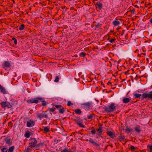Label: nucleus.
<instances>
[{
    "mask_svg": "<svg viewBox=\"0 0 152 152\" xmlns=\"http://www.w3.org/2000/svg\"><path fill=\"white\" fill-rule=\"evenodd\" d=\"M6 144L8 145H10L11 143L10 142V138H5L4 140Z\"/></svg>",
    "mask_w": 152,
    "mask_h": 152,
    "instance_id": "obj_14",
    "label": "nucleus"
},
{
    "mask_svg": "<svg viewBox=\"0 0 152 152\" xmlns=\"http://www.w3.org/2000/svg\"><path fill=\"white\" fill-rule=\"evenodd\" d=\"M67 104L68 106H70L71 105H73V104L71 102L69 101L68 102Z\"/></svg>",
    "mask_w": 152,
    "mask_h": 152,
    "instance_id": "obj_35",
    "label": "nucleus"
},
{
    "mask_svg": "<svg viewBox=\"0 0 152 152\" xmlns=\"http://www.w3.org/2000/svg\"><path fill=\"white\" fill-rule=\"evenodd\" d=\"M123 102L124 103H127L130 102V99L128 98H124L123 99Z\"/></svg>",
    "mask_w": 152,
    "mask_h": 152,
    "instance_id": "obj_17",
    "label": "nucleus"
},
{
    "mask_svg": "<svg viewBox=\"0 0 152 152\" xmlns=\"http://www.w3.org/2000/svg\"><path fill=\"white\" fill-rule=\"evenodd\" d=\"M56 108H50L49 110L52 112H53L55 110Z\"/></svg>",
    "mask_w": 152,
    "mask_h": 152,
    "instance_id": "obj_38",
    "label": "nucleus"
},
{
    "mask_svg": "<svg viewBox=\"0 0 152 152\" xmlns=\"http://www.w3.org/2000/svg\"><path fill=\"white\" fill-rule=\"evenodd\" d=\"M7 107L8 108H11L12 106V105L10 104L8 102H7Z\"/></svg>",
    "mask_w": 152,
    "mask_h": 152,
    "instance_id": "obj_36",
    "label": "nucleus"
},
{
    "mask_svg": "<svg viewBox=\"0 0 152 152\" xmlns=\"http://www.w3.org/2000/svg\"><path fill=\"white\" fill-rule=\"evenodd\" d=\"M119 137V139L120 140V141H124L125 139V137L124 136L121 135L118 136Z\"/></svg>",
    "mask_w": 152,
    "mask_h": 152,
    "instance_id": "obj_19",
    "label": "nucleus"
},
{
    "mask_svg": "<svg viewBox=\"0 0 152 152\" xmlns=\"http://www.w3.org/2000/svg\"><path fill=\"white\" fill-rule=\"evenodd\" d=\"M4 65L5 67H8L10 66V64L8 62L5 61L4 62Z\"/></svg>",
    "mask_w": 152,
    "mask_h": 152,
    "instance_id": "obj_26",
    "label": "nucleus"
},
{
    "mask_svg": "<svg viewBox=\"0 0 152 152\" xmlns=\"http://www.w3.org/2000/svg\"><path fill=\"white\" fill-rule=\"evenodd\" d=\"M0 88V90H1V92L3 93V94H7L5 88L4 87H3L1 86V88Z\"/></svg>",
    "mask_w": 152,
    "mask_h": 152,
    "instance_id": "obj_15",
    "label": "nucleus"
},
{
    "mask_svg": "<svg viewBox=\"0 0 152 152\" xmlns=\"http://www.w3.org/2000/svg\"><path fill=\"white\" fill-rule=\"evenodd\" d=\"M137 147H134V146L133 145H131L130 146V148H131V150H132V151H133L134 150L137 149Z\"/></svg>",
    "mask_w": 152,
    "mask_h": 152,
    "instance_id": "obj_34",
    "label": "nucleus"
},
{
    "mask_svg": "<svg viewBox=\"0 0 152 152\" xmlns=\"http://www.w3.org/2000/svg\"><path fill=\"white\" fill-rule=\"evenodd\" d=\"M115 104L112 103L109 106L104 107V110L107 113L111 112L114 111L116 110V107L115 106Z\"/></svg>",
    "mask_w": 152,
    "mask_h": 152,
    "instance_id": "obj_1",
    "label": "nucleus"
},
{
    "mask_svg": "<svg viewBox=\"0 0 152 152\" xmlns=\"http://www.w3.org/2000/svg\"><path fill=\"white\" fill-rule=\"evenodd\" d=\"M2 152H7V149L6 148H4L1 149Z\"/></svg>",
    "mask_w": 152,
    "mask_h": 152,
    "instance_id": "obj_32",
    "label": "nucleus"
},
{
    "mask_svg": "<svg viewBox=\"0 0 152 152\" xmlns=\"http://www.w3.org/2000/svg\"><path fill=\"white\" fill-rule=\"evenodd\" d=\"M59 81V77L58 76L56 77L55 79L54 80V81L55 82H58Z\"/></svg>",
    "mask_w": 152,
    "mask_h": 152,
    "instance_id": "obj_33",
    "label": "nucleus"
},
{
    "mask_svg": "<svg viewBox=\"0 0 152 152\" xmlns=\"http://www.w3.org/2000/svg\"><path fill=\"white\" fill-rule=\"evenodd\" d=\"M44 130V133H46L48 132H49L50 131V130L49 128L47 127L44 126L43 127Z\"/></svg>",
    "mask_w": 152,
    "mask_h": 152,
    "instance_id": "obj_16",
    "label": "nucleus"
},
{
    "mask_svg": "<svg viewBox=\"0 0 152 152\" xmlns=\"http://www.w3.org/2000/svg\"><path fill=\"white\" fill-rule=\"evenodd\" d=\"M35 122L31 120H29L27 122V126L28 127H31L33 126L34 125Z\"/></svg>",
    "mask_w": 152,
    "mask_h": 152,
    "instance_id": "obj_5",
    "label": "nucleus"
},
{
    "mask_svg": "<svg viewBox=\"0 0 152 152\" xmlns=\"http://www.w3.org/2000/svg\"><path fill=\"white\" fill-rule=\"evenodd\" d=\"M149 149L151 151H152V145L150 146L149 147Z\"/></svg>",
    "mask_w": 152,
    "mask_h": 152,
    "instance_id": "obj_44",
    "label": "nucleus"
},
{
    "mask_svg": "<svg viewBox=\"0 0 152 152\" xmlns=\"http://www.w3.org/2000/svg\"><path fill=\"white\" fill-rule=\"evenodd\" d=\"M98 8L99 9H101L102 8V4L100 2H98L96 4Z\"/></svg>",
    "mask_w": 152,
    "mask_h": 152,
    "instance_id": "obj_24",
    "label": "nucleus"
},
{
    "mask_svg": "<svg viewBox=\"0 0 152 152\" xmlns=\"http://www.w3.org/2000/svg\"><path fill=\"white\" fill-rule=\"evenodd\" d=\"M140 128V127L139 126H137L134 128V129L136 132L138 133H139L141 131Z\"/></svg>",
    "mask_w": 152,
    "mask_h": 152,
    "instance_id": "obj_18",
    "label": "nucleus"
},
{
    "mask_svg": "<svg viewBox=\"0 0 152 152\" xmlns=\"http://www.w3.org/2000/svg\"><path fill=\"white\" fill-rule=\"evenodd\" d=\"M113 23L115 26H116L120 24V22L118 20H114L113 22Z\"/></svg>",
    "mask_w": 152,
    "mask_h": 152,
    "instance_id": "obj_25",
    "label": "nucleus"
},
{
    "mask_svg": "<svg viewBox=\"0 0 152 152\" xmlns=\"http://www.w3.org/2000/svg\"><path fill=\"white\" fill-rule=\"evenodd\" d=\"M96 131L94 129H93L91 131V133L92 134H96Z\"/></svg>",
    "mask_w": 152,
    "mask_h": 152,
    "instance_id": "obj_37",
    "label": "nucleus"
},
{
    "mask_svg": "<svg viewBox=\"0 0 152 152\" xmlns=\"http://www.w3.org/2000/svg\"><path fill=\"white\" fill-rule=\"evenodd\" d=\"M24 152H28V149H26L25 150Z\"/></svg>",
    "mask_w": 152,
    "mask_h": 152,
    "instance_id": "obj_45",
    "label": "nucleus"
},
{
    "mask_svg": "<svg viewBox=\"0 0 152 152\" xmlns=\"http://www.w3.org/2000/svg\"><path fill=\"white\" fill-rule=\"evenodd\" d=\"M7 102H2L1 104L3 108H5L7 107Z\"/></svg>",
    "mask_w": 152,
    "mask_h": 152,
    "instance_id": "obj_23",
    "label": "nucleus"
},
{
    "mask_svg": "<svg viewBox=\"0 0 152 152\" xmlns=\"http://www.w3.org/2000/svg\"><path fill=\"white\" fill-rule=\"evenodd\" d=\"M94 127H91V128H92V129H94Z\"/></svg>",
    "mask_w": 152,
    "mask_h": 152,
    "instance_id": "obj_52",
    "label": "nucleus"
},
{
    "mask_svg": "<svg viewBox=\"0 0 152 152\" xmlns=\"http://www.w3.org/2000/svg\"><path fill=\"white\" fill-rule=\"evenodd\" d=\"M39 98H36L35 99L32 98L29 99L27 101V102L28 103H36L37 104L39 102Z\"/></svg>",
    "mask_w": 152,
    "mask_h": 152,
    "instance_id": "obj_3",
    "label": "nucleus"
},
{
    "mask_svg": "<svg viewBox=\"0 0 152 152\" xmlns=\"http://www.w3.org/2000/svg\"><path fill=\"white\" fill-rule=\"evenodd\" d=\"M31 135L29 131H28L26 132L25 134V137L26 138H29L30 137V135Z\"/></svg>",
    "mask_w": 152,
    "mask_h": 152,
    "instance_id": "obj_21",
    "label": "nucleus"
},
{
    "mask_svg": "<svg viewBox=\"0 0 152 152\" xmlns=\"http://www.w3.org/2000/svg\"><path fill=\"white\" fill-rule=\"evenodd\" d=\"M54 106L58 110L59 113L63 114L65 111L64 109L61 105H55Z\"/></svg>",
    "mask_w": 152,
    "mask_h": 152,
    "instance_id": "obj_2",
    "label": "nucleus"
},
{
    "mask_svg": "<svg viewBox=\"0 0 152 152\" xmlns=\"http://www.w3.org/2000/svg\"><path fill=\"white\" fill-rule=\"evenodd\" d=\"M92 104V103L91 102H89L83 103L81 104V105L84 106H86L87 107H89Z\"/></svg>",
    "mask_w": 152,
    "mask_h": 152,
    "instance_id": "obj_11",
    "label": "nucleus"
},
{
    "mask_svg": "<svg viewBox=\"0 0 152 152\" xmlns=\"http://www.w3.org/2000/svg\"><path fill=\"white\" fill-rule=\"evenodd\" d=\"M61 152H69V151H68L66 149H64L63 150L61 151Z\"/></svg>",
    "mask_w": 152,
    "mask_h": 152,
    "instance_id": "obj_39",
    "label": "nucleus"
},
{
    "mask_svg": "<svg viewBox=\"0 0 152 152\" xmlns=\"http://www.w3.org/2000/svg\"><path fill=\"white\" fill-rule=\"evenodd\" d=\"M37 144V141L36 140V139H35L34 141V142H30L29 143V145L30 147L33 148L36 146Z\"/></svg>",
    "mask_w": 152,
    "mask_h": 152,
    "instance_id": "obj_8",
    "label": "nucleus"
},
{
    "mask_svg": "<svg viewBox=\"0 0 152 152\" xmlns=\"http://www.w3.org/2000/svg\"><path fill=\"white\" fill-rule=\"evenodd\" d=\"M43 144V143L41 142L36 145V146L37 147V148L39 149L40 148L42 147Z\"/></svg>",
    "mask_w": 152,
    "mask_h": 152,
    "instance_id": "obj_27",
    "label": "nucleus"
},
{
    "mask_svg": "<svg viewBox=\"0 0 152 152\" xmlns=\"http://www.w3.org/2000/svg\"><path fill=\"white\" fill-rule=\"evenodd\" d=\"M132 131V129L129 128H128L127 127H126V129H125V132H131Z\"/></svg>",
    "mask_w": 152,
    "mask_h": 152,
    "instance_id": "obj_29",
    "label": "nucleus"
},
{
    "mask_svg": "<svg viewBox=\"0 0 152 152\" xmlns=\"http://www.w3.org/2000/svg\"><path fill=\"white\" fill-rule=\"evenodd\" d=\"M24 25L23 24H21L19 28V29L20 30H23L24 28Z\"/></svg>",
    "mask_w": 152,
    "mask_h": 152,
    "instance_id": "obj_30",
    "label": "nucleus"
},
{
    "mask_svg": "<svg viewBox=\"0 0 152 152\" xmlns=\"http://www.w3.org/2000/svg\"><path fill=\"white\" fill-rule=\"evenodd\" d=\"M92 117L93 115H92L90 114L88 116V118L90 119L92 118Z\"/></svg>",
    "mask_w": 152,
    "mask_h": 152,
    "instance_id": "obj_40",
    "label": "nucleus"
},
{
    "mask_svg": "<svg viewBox=\"0 0 152 152\" xmlns=\"http://www.w3.org/2000/svg\"><path fill=\"white\" fill-rule=\"evenodd\" d=\"M14 148V146H12L11 147H10L8 149V152H12Z\"/></svg>",
    "mask_w": 152,
    "mask_h": 152,
    "instance_id": "obj_28",
    "label": "nucleus"
},
{
    "mask_svg": "<svg viewBox=\"0 0 152 152\" xmlns=\"http://www.w3.org/2000/svg\"><path fill=\"white\" fill-rule=\"evenodd\" d=\"M107 134L111 138H114L116 137L115 133L111 131H107Z\"/></svg>",
    "mask_w": 152,
    "mask_h": 152,
    "instance_id": "obj_7",
    "label": "nucleus"
},
{
    "mask_svg": "<svg viewBox=\"0 0 152 152\" xmlns=\"http://www.w3.org/2000/svg\"><path fill=\"white\" fill-rule=\"evenodd\" d=\"M101 26V25L99 23L97 24L96 25V27H100Z\"/></svg>",
    "mask_w": 152,
    "mask_h": 152,
    "instance_id": "obj_42",
    "label": "nucleus"
},
{
    "mask_svg": "<svg viewBox=\"0 0 152 152\" xmlns=\"http://www.w3.org/2000/svg\"><path fill=\"white\" fill-rule=\"evenodd\" d=\"M75 122L77 123L80 126L84 128L85 127V126L83 125L82 123L80 122V121L78 120H76L75 121Z\"/></svg>",
    "mask_w": 152,
    "mask_h": 152,
    "instance_id": "obj_13",
    "label": "nucleus"
},
{
    "mask_svg": "<svg viewBox=\"0 0 152 152\" xmlns=\"http://www.w3.org/2000/svg\"><path fill=\"white\" fill-rule=\"evenodd\" d=\"M40 101L42 103V105L43 106H45L46 105V103L44 99L41 97L39 98V102Z\"/></svg>",
    "mask_w": 152,
    "mask_h": 152,
    "instance_id": "obj_10",
    "label": "nucleus"
},
{
    "mask_svg": "<svg viewBox=\"0 0 152 152\" xmlns=\"http://www.w3.org/2000/svg\"><path fill=\"white\" fill-rule=\"evenodd\" d=\"M14 43L15 44H17V40L16 39L14 40Z\"/></svg>",
    "mask_w": 152,
    "mask_h": 152,
    "instance_id": "obj_43",
    "label": "nucleus"
},
{
    "mask_svg": "<svg viewBox=\"0 0 152 152\" xmlns=\"http://www.w3.org/2000/svg\"><path fill=\"white\" fill-rule=\"evenodd\" d=\"M74 111L76 113L79 115H80L82 112L80 109H77L75 110Z\"/></svg>",
    "mask_w": 152,
    "mask_h": 152,
    "instance_id": "obj_20",
    "label": "nucleus"
},
{
    "mask_svg": "<svg viewBox=\"0 0 152 152\" xmlns=\"http://www.w3.org/2000/svg\"><path fill=\"white\" fill-rule=\"evenodd\" d=\"M134 96L135 98H137L138 97H140V98L142 99H143L144 98H143L142 95L139 94H134Z\"/></svg>",
    "mask_w": 152,
    "mask_h": 152,
    "instance_id": "obj_12",
    "label": "nucleus"
},
{
    "mask_svg": "<svg viewBox=\"0 0 152 152\" xmlns=\"http://www.w3.org/2000/svg\"><path fill=\"white\" fill-rule=\"evenodd\" d=\"M37 116L38 118L40 119L44 118H47V115L44 112H43L41 113L38 114L37 115Z\"/></svg>",
    "mask_w": 152,
    "mask_h": 152,
    "instance_id": "obj_6",
    "label": "nucleus"
},
{
    "mask_svg": "<svg viewBox=\"0 0 152 152\" xmlns=\"http://www.w3.org/2000/svg\"><path fill=\"white\" fill-rule=\"evenodd\" d=\"M89 142L91 143H92L93 145L96 146L97 147H99V145L95 142L91 138H90L88 140Z\"/></svg>",
    "mask_w": 152,
    "mask_h": 152,
    "instance_id": "obj_9",
    "label": "nucleus"
},
{
    "mask_svg": "<svg viewBox=\"0 0 152 152\" xmlns=\"http://www.w3.org/2000/svg\"><path fill=\"white\" fill-rule=\"evenodd\" d=\"M150 21L151 23H152V18L150 19Z\"/></svg>",
    "mask_w": 152,
    "mask_h": 152,
    "instance_id": "obj_46",
    "label": "nucleus"
},
{
    "mask_svg": "<svg viewBox=\"0 0 152 152\" xmlns=\"http://www.w3.org/2000/svg\"><path fill=\"white\" fill-rule=\"evenodd\" d=\"M86 55V53H85L83 52H82V53H81L79 54V56L81 57H84V56H85Z\"/></svg>",
    "mask_w": 152,
    "mask_h": 152,
    "instance_id": "obj_31",
    "label": "nucleus"
},
{
    "mask_svg": "<svg viewBox=\"0 0 152 152\" xmlns=\"http://www.w3.org/2000/svg\"><path fill=\"white\" fill-rule=\"evenodd\" d=\"M143 98H146L148 97L151 99H152V91L148 93H144L142 94Z\"/></svg>",
    "mask_w": 152,
    "mask_h": 152,
    "instance_id": "obj_4",
    "label": "nucleus"
},
{
    "mask_svg": "<svg viewBox=\"0 0 152 152\" xmlns=\"http://www.w3.org/2000/svg\"><path fill=\"white\" fill-rule=\"evenodd\" d=\"M115 40V39H110V40L109 41L111 43L113 42H114Z\"/></svg>",
    "mask_w": 152,
    "mask_h": 152,
    "instance_id": "obj_41",
    "label": "nucleus"
},
{
    "mask_svg": "<svg viewBox=\"0 0 152 152\" xmlns=\"http://www.w3.org/2000/svg\"><path fill=\"white\" fill-rule=\"evenodd\" d=\"M97 135H99V134L102 133L103 132L102 128L101 127H99L97 130Z\"/></svg>",
    "mask_w": 152,
    "mask_h": 152,
    "instance_id": "obj_22",
    "label": "nucleus"
},
{
    "mask_svg": "<svg viewBox=\"0 0 152 152\" xmlns=\"http://www.w3.org/2000/svg\"><path fill=\"white\" fill-rule=\"evenodd\" d=\"M135 7H136L139 8L138 6L137 5H135Z\"/></svg>",
    "mask_w": 152,
    "mask_h": 152,
    "instance_id": "obj_48",
    "label": "nucleus"
},
{
    "mask_svg": "<svg viewBox=\"0 0 152 152\" xmlns=\"http://www.w3.org/2000/svg\"><path fill=\"white\" fill-rule=\"evenodd\" d=\"M15 39H15V37H13V38H12V40H15Z\"/></svg>",
    "mask_w": 152,
    "mask_h": 152,
    "instance_id": "obj_47",
    "label": "nucleus"
},
{
    "mask_svg": "<svg viewBox=\"0 0 152 152\" xmlns=\"http://www.w3.org/2000/svg\"><path fill=\"white\" fill-rule=\"evenodd\" d=\"M41 130L42 131V130H43V129H41Z\"/></svg>",
    "mask_w": 152,
    "mask_h": 152,
    "instance_id": "obj_53",
    "label": "nucleus"
},
{
    "mask_svg": "<svg viewBox=\"0 0 152 152\" xmlns=\"http://www.w3.org/2000/svg\"><path fill=\"white\" fill-rule=\"evenodd\" d=\"M134 10H132V11H133V12H134Z\"/></svg>",
    "mask_w": 152,
    "mask_h": 152,
    "instance_id": "obj_51",
    "label": "nucleus"
},
{
    "mask_svg": "<svg viewBox=\"0 0 152 152\" xmlns=\"http://www.w3.org/2000/svg\"><path fill=\"white\" fill-rule=\"evenodd\" d=\"M124 31H123V32H122V34H121V35H123V34H124Z\"/></svg>",
    "mask_w": 152,
    "mask_h": 152,
    "instance_id": "obj_49",
    "label": "nucleus"
},
{
    "mask_svg": "<svg viewBox=\"0 0 152 152\" xmlns=\"http://www.w3.org/2000/svg\"><path fill=\"white\" fill-rule=\"evenodd\" d=\"M45 124L44 123H42V125H43Z\"/></svg>",
    "mask_w": 152,
    "mask_h": 152,
    "instance_id": "obj_50",
    "label": "nucleus"
}]
</instances>
